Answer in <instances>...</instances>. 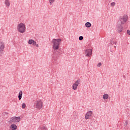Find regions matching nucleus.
<instances>
[{
	"instance_id": "f8f14e48",
	"label": "nucleus",
	"mask_w": 130,
	"mask_h": 130,
	"mask_svg": "<svg viewBox=\"0 0 130 130\" xmlns=\"http://www.w3.org/2000/svg\"><path fill=\"white\" fill-rule=\"evenodd\" d=\"M85 26L87 28H90L91 26V24L89 22H87L85 23Z\"/></svg>"
},
{
	"instance_id": "f03ea898",
	"label": "nucleus",
	"mask_w": 130,
	"mask_h": 130,
	"mask_svg": "<svg viewBox=\"0 0 130 130\" xmlns=\"http://www.w3.org/2000/svg\"><path fill=\"white\" fill-rule=\"evenodd\" d=\"M128 16L127 15L124 14V16L120 17L118 23L120 24H124L127 21Z\"/></svg>"
},
{
	"instance_id": "4468645a",
	"label": "nucleus",
	"mask_w": 130,
	"mask_h": 130,
	"mask_svg": "<svg viewBox=\"0 0 130 130\" xmlns=\"http://www.w3.org/2000/svg\"><path fill=\"white\" fill-rule=\"evenodd\" d=\"M22 95V90H20V91H19V93L18 95L19 100H20L21 99Z\"/></svg>"
},
{
	"instance_id": "a878e982",
	"label": "nucleus",
	"mask_w": 130,
	"mask_h": 130,
	"mask_svg": "<svg viewBox=\"0 0 130 130\" xmlns=\"http://www.w3.org/2000/svg\"><path fill=\"white\" fill-rule=\"evenodd\" d=\"M127 34H128L129 36H130V30H129V29L127 30Z\"/></svg>"
},
{
	"instance_id": "a211bd4d",
	"label": "nucleus",
	"mask_w": 130,
	"mask_h": 130,
	"mask_svg": "<svg viewBox=\"0 0 130 130\" xmlns=\"http://www.w3.org/2000/svg\"><path fill=\"white\" fill-rule=\"evenodd\" d=\"M34 42V40L32 39H30L28 41V44L31 45L32 44V43Z\"/></svg>"
},
{
	"instance_id": "423d86ee",
	"label": "nucleus",
	"mask_w": 130,
	"mask_h": 130,
	"mask_svg": "<svg viewBox=\"0 0 130 130\" xmlns=\"http://www.w3.org/2000/svg\"><path fill=\"white\" fill-rule=\"evenodd\" d=\"M81 82V79H79L75 82V83L73 85V90H76L77 89L78 86L80 84Z\"/></svg>"
},
{
	"instance_id": "393cba45",
	"label": "nucleus",
	"mask_w": 130,
	"mask_h": 130,
	"mask_svg": "<svg viewBox=\"0 0 130 130\" xmlns=\"http://www.w3.org/2000/svg\"><path fill=\"white\" fill-rule=\"evenodd\" d=\"M127 124H128V122L126 121V122H125V123L124 124V126H125V127H126Z\"/></svg>"
},
{
	"instance_id": "6ab92c4d",
	"label": "nucleus",
	"mask_w": 130,
	"mask_h": 130,
	"mask_svg": "<svg viewBox=\"0 0 130 130\" xmlns=\"http://www.w3.org/2000/svg\"><path fill=\"white\" fill-rule=\"evenodd\" d=\"M117 44V42L116 41H111V44L112 45H113V44H115V45H116Z\"/></svg>"
},
{
	"instance_id": "c85d7f7f",
	"label": "nucleus",
	"mask_w": 130,
	"mask_h": 130,
	"mask_svg": "<svg viewBox=\"0 0 130 130\" xmlns=\"http://www.w3.org/2000/svg\"><path fill=\"white\" fill-rule=\"evenodd\" d=\"M114 47L115 48H116V46H114Z\"/></svg>"
},
{
	"instance_id": "b1692460",
	"label": "nucleus",
	"mask_w": 130,
	"mask_h": 130,
	"mask_svg": "<svg viewBox=\"0 0 130 130\" xmlns=\"http://www.w3.org/2000/svg\"><path fill=\"white\" fill-rule=\"evenodd\" d=\"M36 44H37V43H36V41L34 40V42H32V44L34 46H36Z\"/></svg>"
},
{
	"instance_id": "412c9836",
	"label": "nucleus",
	"mask_w": 130,
	"mask_h": 130,
	"mask_svg": "<svg viewBox=\"0 0 130 130\" xmlns=\"http://www.w3.org/2000/svg\"><path fill=\"white\" fill-rule=\"evenodd\" d=\"M115 6V2H112V3H111V7H114Z\"/></svg>"
},
{
	"instance_id": "4be33fe9",
	"label": "nucleus",
	"mask_w": 130,
	"mask_h": 130,
	"mask_svg": "<svg viewBox=\"0 0 130 130\" xmlns=\"http://www.w3.org/2000/svg\"><path fill=\"white\" fill-rule=\"evenodd\" d=\"M83 38H84L82 36H81L79 37V40L80 41H82V40H83Z\"/></svg>"
},
{
	"instance_id": "f257e3e1",
	"label": "nucleus",
	"mask_w": 130,
	"mask_h": 130,
	"mask_svg": "<svg viewBox=\"0 0 130 130\" xmlns=\"http://www.w3.org/2000/svg\"><path fill=\"white\" fill-rule=\"evenodd\" d=\"M61 41L62 40L61 39H53L52 40V43L53 44V48L54 51H57L58 50Z\"/></svg>"
},
{
	"instance_id": "f3484780",
	"label": "nucleus",
	"mask_w": 130,
	"mask_h": 130,
	"mask_svg": "<svg viewBox=\"0 0 130 130\" xmlns=\"http://www.w3.org/2000/svg\"><path fill=\"white\" fill-rule=\"evenodd\" d=\"M38 130H47V128L46 127H45L44 126H42V127H40L38 129Z\"/></svg>"
},
{
	"instance_id": "9d476101",
	"label": "nucleus",
	"mask_w": 130,
	"mask_h": 130,
	"mask_svg": "<svg viewBox=\"0 0 130 130\" xmlns=\"http://www.w3.org/2000/svg\"><path fill=\"white\" fill-rule=\"evenodd\" d=\"M5 48V45L4 44H2L0 46V52H3L4 49Z\"/></svg>"
},
{
	"instance_id": "5701e85b",
	"label": "nucleus",
	"mask_w": 130,
	"mask_h": 130,
	"mask_svg": "<svg viewBox=\"0 0 130 130\" xmlns=\"http://www.w3.org/2000/svg\"><path fill=\"white\" fill-rule=\"evenodd\" d=\"M26 107V105H25V104H24V103H23V104H22V108H25Z\"/></svg>"
},
{
	"instance_id": "ddd939ff",
	"label": "nucleus",
	"mask_w": 130,
	"mask_h": 130,
	"mask_svg": "<svg viewBox=\"0 0 130 130\" xmlns=\"http://www.w3.org/2000/svg\"><path fill=\"white\" fill-rule=\"evenodd\" d=\"M109 95L108 94H107V93H106L105 94H104V95H103V99H104V100H106L108 99Z\"/></svg>"
},
{
	"instance_id": "2eb2a0df",
	"label": "nucleus",
	"mask_w": 130,
	"mask_h": 130,
	"mask_svg": "<svg viewBox=\"0 0 130 130\" xmlns=\"http://www.w3.org/2000/svg\"><path fill=\"white\" fill-rule=\"evenodd\" d=\"M57 59V57H56V56H53L52 58V60L53 61V62L56 63Z\"/></svg>"
},
{
	"instance_id": "1a4fd4ad",
	"label": "nucleus",
	"mask_w": 130,
	"mask_h": 130,
	"mask_svg": "<svg viewBox=\"0 0 130 130\" xmlns=\"http://www.w3.org/2000/svg\"><path fill=\"white\" fill-rule=\"evenodd\" d=\"M92 114V112L91 111L87 112L85 116V119H88L90 118V117L91 116Z\"/></svg>"
},
{
	"instance_id": "aec40b11",
	"label": "nucleus",
	"mask_w": 130,
	"mask_h": 130,
	"mask_svg": "<svg viewBox=\"0 0 130 130\" xmlns=\"http://www.w3.org/2000/svg\"><path fill=\"white\" fill-rule=\"evenodd\" d=\"M54 1L55 0H49L50 5H52L53 3L54 2Z\"/></svg>"
},
{
	"instance_id": "39448f33",
	"label": "nucleus",
	"mask_w": 130,
	"mask_h": 130,
	"mask_svg": "<svg viewBox=\"0 0 130 130\" xmlns=\"http://www.w3.org/2000/svg\"><path fill=\"white\" fill-rule=\"evenodd\" d=\"M21 118L20 117H13L10 118L9 122L11 124H14L15 123L19 122Z\"/></svg>"
},
{
	"instance_id": "7ed1b4c3",
	"label": "nucleus",
	"mask_w": 130,
	"mask_h": 130,
	"mask_svg": "<svg viewBox=\"0 0 130 130\" xmlns=\"http://www.w3.org/2000/svg\"><path fill=\"white\" fill-rule=\"evenodd\" d=\"M17 30L20 33H24L25 31L26 27L25 24L23 23H19L17 26Z\"/></svg>"
},
{
	"instance_id": "bb28decb",
	"label": "nucleus",
	"mask_w": 130,
	"mask_h": 130,
	"mask_svg": "<svg viewBox=\"0 0 130 130\" xmlns=\"http://www.w3.org/2000/svg\"><path fill=\"white\" fill-rule=\"evenodd\" d=\"M101 66H102V63L101 62H99V64H98V67H100Z\"/></svg>"
},
{
	"instance_id": "dca6fc26",
	"label": "nucleus",
	"mask_w": 130,
	"mask_h": 130,
	"mask_svg": "<svg viewBox=\"0 0 130 130\" xmlns=\"http://www.w3.org/2000/svg\"><path fill=\"white\" fill-rule=\"evenodd\" d=\"M5 4L7 7H9L10 5V3L8 0H6L5 1Z\"/></svg>"
},
{
	"instance_id": "6e6552de",
	"label": "nucleus",
	"mask_w": 130,
	"mask_h": 130,
	"mask_svg": "<svg viewBox=\"0 0 130 130\" xmlns=\"http://www.w3.org/2000/svg\"><path fill=\"white\" fill-rule=\"evenodd\" d=\"M123 26L121 24H118V26H117V29H118V32L120 33L123 30Z\"/></svg>"
},
{
	"instance_id": "9b49d317",
	"label": "nucleus",
	"mask_w": 130,
	"mask_h": 130,
	"mask_svg": "<svg viewBox=\"0 0 130 130\" xmlns=\"http://www.w3.org/2000/svg\"><path fill=\"white\" fill-rule=\"evenodd\" d=\"M11 128L12 130H16L17 128V126L15 124H12L11 125Z\"/></svg>"
},
{
	"instance_id": "0eeeda50",
	"label": "nucleus",
	"mask_w": 130,
	"mask_h": 130,
	"mask_svg": "<svg viewBox=\"0 0 130 130\" xmlns=\"http://www.w3.org/2000/svg\"><path fill=\"white\" fill-rule=\"evenodd\" d=\"M92 50L91 49H87L85 50L86 56L88 57L92 55Z\"/></svg>"
},
{
	"instance_id": "20e7f679",
	"label": "nucleus",
	"mask_w": 130,
	"mask_h": 130,
	"mask_svg": "<svg viewBox=\"0 0 130 130\" xmlns=\"http://www.w3.org/2000/svg\"><path fill=\"white\" fill-rule=\"evenodd\" d=\"M35 106L36 108L40 110L42 108L43 104L41 100H39V101H37L36 102H35Z\"/></svg>"
},
{
	"instance_id": "cd10ccee",
	"label": "nucleus",
	"mask_w": 130,
	"mask_h": 130,
	"mask_svg": "<svg viewBox=\"0 0 130 130\" xmlns=\"http://www.w3.org/2000/svg\"><path fill=\"white\" fill-rule=\"evenodd\" d=\"M38 46H39V45H38V44H37V47H38Z\"/></svg>"
}]
</instances>
